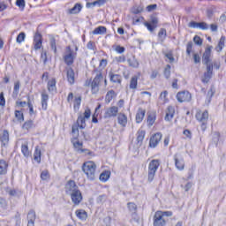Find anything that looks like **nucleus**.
I'll return each instance as SVG.
<instances>
[{
	"label": "nucleus",
	"mask_w": 226,
	"mask_h": 226,
	"mask_svg": "<svg viewBox=\"0 0 226 226\" xmlns=\"http://www.w3.org/2000/svg\"><path fill=\"white\" fill-rule=\"evenodd\" d=\"M65 192L70 195L71 200L74 206H79L82 202V192L75 181L71 180L65 185Z\"/></svg>",
	"instance_id": "f257e3e1"
},
{
	"label": "nucleus",
	"mask_w": 226,
	"mask_h": 226,
	"mask_svg": "<svg viewBox=\"0 0 226 226\" xmlns=\"http://www.w3.org/2000/svg\"><path fill=\"white\" fill-rule=\"evenodd\" d=\"M91 117V109L87 108L83 115H80L77 119V124L72 125V133L73 139H79V128L84 130L86 128V120Z\"/></svg>",
	"instance_id": "f03ea898"
},
{
	"label": "nucleus",
	"mask_w": 226,
	"mask_h": 226,
	"mask_svg": "<svg viewBox=\"0 0 226 226\" xmlns=\"http://www.w3.org/2000/svg\"><path fill=\"white\" fill-rule=\"evenodd\" d=\"M172 216L171 211H162L158 210L154 213L153 217V225L154 226H165L167 225V222H169V218Z\"/></svg>",
	"instance_id": "7ed1b4c3"
},
{
	"label": "nucleus",
	"mask_w": 226,
	"mask_h": 226,
	"mask_svg": "<svg viewBox=\"0 0 226 226\" xmlns=\"http://www.w3.org/2000/svg\"><path fill=\"white\" fill-rule=\"evenodd\" d=\"M82 170L90 181L94 180V177H96V163L94 162L88 161L83 163Z\"/></svg>",
	"instance_id": "20e7f679"
},
{
	"label": "nucleus",
	"mask_w": 226,
	"mask_h": 226,
	"mask_svg": "<svg viewBox=\"0 0 226 226\" xmlns=\"http://www.w3.org/2000/svg\"><path fill=\"white\" fill-rule=\"evenodd\" d=\"M160 167V160L154 159L149 162L148 165V181H153L154 179V176H156V170Z\"/></svg>",
	"instance_id": "39448f33"
},
{
	"label": "nucleus",
	"mask_w": 226,
	"mask_h": 226,
	"mask_svg": "<svg viewBox=\"0 0 226 226\" xmlns=\"http://www.w3.org/2000/svg\"><path fill=\"white\" fill-rule=\"evenodd\" d=\"M196 119L199 123H201L202 130H206V125L207 124V119H209V113L207 111L199 110L196 113Z\"/></svg>",
	"instance_id": "423d86ee"
},
{
	"label": "nucleus",
	"mask_w": 226,
	"mask_h": 226,
	"mask_svg": "<svg viewBox=\"0 0 226 226\" xmlns=\"http://www.w3.org/2000/svg\"><path fill=\"white\" fill-rule=\"evenodd\" d=\"M103 79L102 73L97 74L91 83V91L93 94H96L100 91V82Z\"/></svg>",
	"instance_id": "0eeeda50"
},
{
	"label": "nucleus",
	"mask_w": 226,
	"mask_h": 226,
	"mask_svg": "<svg viewBox=\"0 0 226 226\" xmlns=\"http://www.w3.org/2000/svg\"><path fill=\"white\" fill-rule=\"evenodd\" d=\"M75 57H77V53H72V48H70V46H68L66 48L65 53L64 55V63L68 65L73 64V61H74Z\"/></svg>",
	"instance_id": "6e6552de"
},
{
	"label": "nucleus",
	"mask_w": 226,
	"mask_h": 226,
	"mask_svg": "<svg viewBox=\"0 0 226 226\" xmlns=\"http://www.w3.org/2000/svg\"><path fill=\"white\" fill-rule=\"evenodd\" d=\"M177 100L180 103L192 101V94L188 91H182L177 94Z\"/></svg>",
	"instance_id": "1a4fd4ad"
},
{
	"label": "nucleus",
	"mask_w": 226,
	"mask_h": 226,
	"mask_svg": "<svg viewBox=\"0 0 226 226\" xmlns=\"http://www.w3.org/2000/svg\"><path fill=\"white\" fill-rule=\"evenodd\" d=\"M72 144L73 145V147L77 153H89V150L84 149V146L82 142L79 141L78 138H72Z\"/></svg>",
	"instance_id": "9d476101"
},
{
	"label": "nucleus",
	"mask_w": 226,
	"mask_h": 226,
	"mask_svg": "<svg viewBox=\"0 0 226 226\" xmlns=\"http://www.w3.org/2000/svg\"><path fill=\"white\" fill-rule=\"evenodd\" d=\"M175 166L177 170H185V158L181 154H177L174 157Z\"/></svg>",
	"instance_id": "9b49d317"
},
{
	"label": "nucleus",
	"mask_w": 226,
	"mask_h": 226,
	"mask_svg": "<svg viewBox=\"0 0 226 226\" xmlns=\"http://www.w3.org/2000/svg\"><path fill=\"white\" fill-rule=\"evenodd\" d=\"M145 26L150 33H153L158 27V18L152 16L149 22H145Z\"/></svg>",
	"instance_id": "f8f14e48"
},
{
	"label": "nucleus",
	"mask_w": 226,
	"mask_h": 226,
	"mask_svg": "<svg viewBox=\"0 0 226 226\" xmlns=\"http://www.w3.org/2000/svg\"><path fill=\"white\" fill-rule=\"evenodd\" d=\"M211 50H213V46H207L203 53L202 61L205 64L211 63Z\"/></svg>",
	"instance_id": "ddd939ff"
},
{
	"label": "nucleus",
	"mask_w": 226,
	"mask_h": 226,
	"mask_svg": "<svg viewBox=\"0 0 226 226\" xmlns=\"http://www.w3.org/2000/svg\"><path fill=\"white\" fill-rule=\"evenodd\" d=\"M189 27H192L193 29H202V30H206V29H209V26L207 25L206 22H195V21H192L189 23Z\"/></svg>",
	"instance_id": "4468645a"
},
{
	"label": "nucleus",
	"mask_w": 226,
	"mask_h": 226,
	"mask_svg": "<svg viewBox=\"0 0 226 226\" xmlns=\"http://www.w3.org/2000/svg\"><path fill=\"white\" fill-rule=\"evenodd\" d=\"M162 140V133L157 132L150 139L149 146L150 147H156L160 141Z\"/></svg>",
	"instance_id": "2eb2a0df"
},
{
	"label": "nucleus",
	"mask_w": 226,
	"mask_h": 226,
	"mask_svg": "<svg viewBox=\"0 0 226 226\" xmlns=\"http://www.w3.org/2000/svg\"><path fill=\"white\" fill-rule=\"evenodd\" d=\"M42 41H41V34L36 33L34 36V47L35 50H40L41 49Z\"/></svg>",
	"instance_id": "dca6fc26"
},
{
	"label": "nucleus",
	"mask_w": 226,
	"mask_h": 226,
	"mask_svg": "<svg viewBox=\"0 0 226 226\" xmlns=\"http://www.w3.org/2000/svg\"><path fill=\"white\" fill-rule=\"evenodd\" d=\"M119 109L116 106L110 107L106 110L105 117H116Z\"/></svg>",
	"instance_id": "f3484780"
},
{
	"label": "nucleus",
	"mask_w": 226,
	"mask_h": 226,
	"mask_svg": "<svg viewBox=\"0 0 226 226\" xmlns=\"http://www.w3.org/2000/svg\"><path fill=\"white\" fill-rule=\"evenodd\" d=\"M117 123L122 128H126V124H128V117L123 113L118 114Z\"/></svg>",
	"instance_id": "a211bd4d"
},
{
	"label": "nucleus",
	"mask_w": 226,
	"mask_h": 226,
	"mask_svg": "<svg viewBox=\"0 0 226 226\" xmlns=\"http://www.w3.org/2000/svg\"><path fill=\"white\" fill-rule=\"evenodd\" d=\"M0 141L4 147H5L10 142V132H8V131H4L0 134Z\"/></svg>",
	"instance_id": "6ab92c4d"
},
{
	"label": "nucleus",
	"mask_w": 226,
	"mask_h": 226,
	"mask_svg": "<svg viewBox=\"0 0 226 226\" xmlns=\"http://www.w3.org/2000/svg\"><path fill=\"white\" fill-rule=\"evenodd\" d=\"M174 114H176V109L174 107L169 106L166 111L165 121H172Z\"/></svg>",
	"instance_id": "aec40b11"
},
{
	"label": "nucleus",
	"mask_w": 226,
	"mask_h": 226,
	"mask_svg": "<svg viewBox=\"0 0 226 226\" xmlns=\"http://www.w3.org/2000/svg\"><path fill=\"white\" fill-rule=\"evenodd\" d=\"M75 215L79 220H81L82 222H85V220H87V212L84 209H78L75 211Z\"/></svg>",
	"instance_id": "412c9836"
},
{
	"label": "nucleus",
	"mask_w": 226,
	"mask_h": 226,
	"mask_svg": "<svg viewBox=\"0 0 226 226\" xmlns=\"http://www.w3.org/2000/svg\"><path fill=\"white\" fill-rule=\"evenodd\" d=\"M34 160L37 163L41 162V149H40V147H35V150L34 153Z\"/></svg>",
	"instance_id": "4be33fe9"
},
{
	"label": "nucleus",
	"mask_w": 226,
	"mask_h": 226,
	"mask_svg": "<svg viewBox=\"0 0 226 226\" xmlns=\"http://www.w3.org/2000/svg\"><path fill=\"white\" fill-rule=\"evenodd\" d=\"M8 172V162L4 160H0V175L4 176Z\"/></svg>",
	"instance_id": "5701e85b"
},
{
	"label": "nucleus",
	"mask_w": 226,
	"mask_h": 226,
	"mask_svg": "<svg viewBox=\"0 0 226 226\" xmlns=\"http://www.w3.org/2000/svg\"><path fill=\"white\" fill-rule=\"evenodd\" d=\"M82 10V5H80V4H76L73 8L69 9L67 11V13H69V15H76V13H80V11Z\"/></svg>",
	"instance_id": "b1692460"
},
{
	"label": "nucleus",
	"mask_w": 226,
	"mask_h": 226,
	"mask_svg": "<svg viewBox=\"0 0 226 226\" xmlns=\"http://www.w3.org/2000/svg\"><path fill=\"white\" fill-rule=\"evenodd\" d=\"M106 0H97L92 3H87V8H94V6H103L105 4Z\"/></svg>",
	"instance_id": "393cba45"
},
{
	"label": "nucleus",
	"mask_w": 226,
	"mask_h": 226,
	"mask_svg": "<svg viewBox=\"0 0 226 226\" xmlns=\"http://www.w3.org/2000/svg\"><path fill=\"white\" fill-rule=\"evenodd\" d=\"M67 80L69 84H75V72L73 69L67 70Z\"/></svg>",
	"instance_id": "a878e982"
},
{
	"label": "nucleus",
	"mask_w": 226,
	"mask_h": 226,
	"mask_svg": "<svg viewBox=\"0 0 226 226\" xmlns=\"http://www.w3.org/2000/svg\"><path fill=\"white\" fill-rule=\"evenodd\" d=\"M223 47H225V36H222L220 38L218 45L215 48L216 52H222V50H223Z\"/></svg>",
	"instance_id": "bb28decb"
},
{
	"label": "nucleus",
	"mask_w": 226,
	"mask_h": 226,
	"mask_svg": "<svg viewBox=\"0 0 226 226\" xmlns=\"http://www.w3.org/2000/svg\"><path fill=\"white\" fill-rule=\"evenodd\" d=\"M48 90H49L50 93L56 91V79L51 78V79L48 81Z\"/></svg>",
	"instance_id": "cd10ccee"
},
{
	"label": "nucleus",
	"mask_w": 226,
	"mask_h": 226,
	"mask_svg": "<svg viewBox=\"0 0 226 226\" xmlns=\"http://www.w3.org/2000/svg\"><path fill=\"white\" fill-rule=\"evenodd\" d=\"M109 79L111 82L115 84H121V77L118 74L109 73Z\"/></svg>",
	"instance_id": "c85d7f7f"
},
{
	"label": "nucleus",
	"mask_w": 226,
	"mask_h": 226,
	"mask_svg": "<svg viewBox=\"0 0 226 226\" xmlns=\"http://www.w3.org/2000/svg\"><path fill=\"white\" fill-rule=\"evenodd\" d=\"M19 91H20V81H16L14 82V87H13V93H12L13 98H17V96H19Z\"/></svg>",
	"instance_id": "c756f323"
},
{
	"label": "nucleus",
	"mask_w": 226,
	"mask_h": 226,
	"mask_svg": "<svg viewBox=\"0 0 226 226\" xmlns=\"http://www.w3.org/2000/svg\"><path fill=\"white\" fill-rule=\"evenodd\" d=\"M168 95H169V92L167 91H163L162 93H161L159 97V102L162 104L167 103V102H169V98H167Z\"/></svg>",
	"instance_id": "7c9ffc66"
},
{
	"label": "nucleus",
	"mask_w": 226,
	"mask_h": 226,
	"mask_svg": "<svg viewBox=\"0 0 226 226\" xmlns=\"http://www.w3.org/2000/svg\"><path fill=\"white\" fill-rule=\"evenodd\" d=\"M107 33V27L105 26H98L93 32L92 34H105Z\"/></svg>",
	"instance_id": "2f4dec72"
},
{
	"label": "nucleus",
	"mask_w": 226,
	"mask_h": 226,
	"mask_svg": "<svg viewBox=\"0 0 226 226\" xmlns=\"http://www.w3.org/2000/svg\"><path fill=\"white\" fill-rule=\"evenodd\" d=\"M47 102H49V94L46 93L41 94V105L43 110H47Z\"/></svg>",
	"instance_id": "473e14b6"
},
{
	"label": "nucleus",
	"mask_w": 226,
	"mask_h": 226,
	"mask_svg": "<svg viewBox=\"0 0 226 226\" xmlns=\"http://www.w3.org/2000/svg\"><path fill=\"white\" fill-rule=\"evenodd\" d=\"M144 137H146V132L142 130L138 131L137 132V140L138 144H142V140H144Z\"/></svg>",
	"instance_id": "72a5a7b5"
},
{
	"label": "nucleus",
	"mask_w": 226,
	"mask_h": 226,
	"mask_svg": "<svg viewBox=\"0 0 226 226\" xmlns=\"http://www.w3.org/2000/svg\"><path fill=\"white\" fill-rule=\"evenodd\" d=\"M144 116H146V112L142 109L139 110L136 114V123H142Z\"/></svg>",
	"instance_id": "f704fd0d"
},
{
	"label": "nucleus",
	"mask_w": 226,
	"mask_h": 226,
	"mask_svg": "<svg viewBox=\"0 0 226 226\" xmlns=\"http://www.w3.org/2000/svg\"><path fill=\"white\" fill-rule=\"evenodd\" d=\"M109 177H110V171H104L100 175V181L106 183V181H109Z\"/></svg>",
	"instance_id": "c9c22d12"
},
{
	"label": "nucleus",
	"mask_w": 226,
	"mask_h": 226,
	"mask_svg": "<svg viewBox=\"0 0 226 226\" xmlns=\"http://www.w3.org/2000/svg\"><path fill=\"white\" fill-rule=\"evenodd\" d=\"M114 98H116V93L114 92V90L109 91L106 94V102L108 103H110V102H112V99Z\"/></svg>",
	"instance_id": "e433bc0d"
},
{
	"label": "nucleus",
	"mask_w": 226,
	"mask_h": 226,
	"mask_svg": "<svg viewBox=\"0 0 226 226\" xmlns=\"http://www.w3.org/2000/svg\"><path fill=\"white\" fill-rule=\"evenodd\" d=\"M155 121H156V115L154 113L149 114L147 118L148 126H153Z\"/></svg>",
	"instance_id": "4c0bfd02"
},
{
	"label": "nucleus",
	"mask_w": 226,
	"mask_h": 226,
	"mask_svg": "<svg viewBox=\"0 0 226 226\" xmlns=\"http://www.w3.org/2000/svg\"><path fill=\"white\" fill-rule=\"evenodd\" d=\"M128 63L132 68H139V61L134 56L129 58Z\"/></svg>",
	"instance_id": "58836bf2"
},
{
	"label": "nucleus",
	"mask_w": 226,
	"mask_h": 226,
	"mask_svg": "<svg viewBox=\"0 0 226 226\" xmlns=\"http://www.w3.org/2000/svg\"><path fill=\"white\" fill-rule=\"evenodd\" d=\"M158 37L161 40V41H163V40L167 38V30L165 28H161L158 33Z\"/></svg>",
	"instance_id": "ea45409f"
},
{
	"label": "nucleus",
	"mask_w": 226,
	"mask_h": 226,
	"mask_svg": "<svg viewBox=\"0 0 226 226\" xmlns=\"http://www.w3.org/2000/svg\"><path fill=\"white\" fill-rule=\"evenodd\" d=\"M21 153H23L24 156H26V158L29 156V154H31V153L29 152V147H27V144H23L21 146Z\"/></svg>",
	"instance_id": "a19ab883"
},
{
	"label": "nucleus",
	"mask_w": 226,
	"mask_h": 226,
	"mask_svg": "<svg viewBox=\"0 0 226 226\" xmlns=\"http://www.w3.org/2000/svg\"><path fill=\"white\" fill-rule=\"evenodd\" d=\"M137 76H134L131 79V82H130V88L131 89H137Z\"/></svg>",
	"instance_id": "79ce46f5"
},
{
	"label": "nucleus",
	"mask_w": 226,
	"mask_h": 226,
	"mask_svg": "<svg viewBox=\"0 0 226 226\" xmlns=\"http://www.w3.org/2000/svg\"><path fill=\"white\" fill-rule=\"evenodd\" d=\"M26 40V34L24 32H21L16 39L17 43H22Z\"/></svg>",
	"instance_id": "37998d69"
},
{
	"label": "nucleus",
	"mask_w": 226,
	"mask_h": 226,
	"mask_svg": "<svg viewBox=\"0 0 226 226\" xmlns=\"http://www.w3.org/2000/svg\"><path fill=\"white\" fill-rule=\"evenodd\" d=\"M15 117H17L18 121H20L22 123V121H24V113H22V111L20 110H16Z\"/></svg>",
	"instance_id": "c03bdc74"
},
{
	"label": "nucleus",
	"mask_w": 226,
	"mask_h": 226,
	"mask_svg": "<svg viewBox=\"0 0 226 226\" xmlns=\"http://www.w3.org/2000/svg\"><path fill=\"white\" fill-rule=\"evenodd\" d=\"M192 186H193V184H192V182H186L185 184H182L181 187L183 188V190H185V192H188Z\"/></svg>",
	"instance_id": "a18cd8bd"
},
{
	"label": "nucleus",
	"mask_w": 226,
	"mask_h": 226,
	"mask_svg": "<svg viewBox=\"0 0 226 226\" xmlns=\"http://www.w3.org/2000/svg\"><path fill=\"white\" fill-rule=\"evenodd\" d=\"M28 222H32L33 223H34V221L36 220V214L34 211H31L28 215Z\"/></svg>",
	"instance_id": "49530a36"
},
{
	"label": "nucleus",
	"mask_w": 226,
	"mask_h": 226,
	"mask_svg": "<svg viewBox=\"0 0 226 226\" xmlns=\"http://www.w3.org/2000/svg\"><path fill=\"white\" fill-rule=\"evenodd\" d=\"M80 102H82V99L80 97H77L74 101V110H79L80 108Z\"/></svg>",
	"instance_id": "de8ad7c7"
},
{
	"label": "nucleus",
	"mask_w": 226,
	"mask_h": 226,
	"mask_svg": "<svg viewBox=\"0 0 226 226\" xmlns=\"http://www.w3.org/2000/svg\"><path fill=\"white\" fill-rule=\"evenodd\" d=\"M33 126H34L33 121H27L23 124L22 128L23 130H31Z\"/></svg>",
	"instance_id": "09e8293b"
},
{
	"label": "nucleus",
	"mask_w": 226,
	"mask_h": 226,
	"mask_svg": "<svg viewBox=\"0 0 226 226\" xmlns=\"http://www.w3.org/2000/svg\"><path fill=\"white\" fill-rule=\"evenodd\" d=\"M128 209L129 211H131L132 213H135L137 211V205L135 203H128Z\"/></svg>",
	"instance_id": "8fccbe9b"
},
{
	"label": "nucleus",
	"mask_w": 226,
	"mask_h": 226,
	"mask_svg": "<svg viewBox=\"0 0 226 226\" xmlns=\"http://www.w3.org/2000/svg\"><path fill=\"white\" fill-rule=\"evenodd\" d=\"M49 177H50V175L49 174V170H44L41 172V178L43 181H47V179H49Z\"/></svg>",
	"instance_id": "3c124183"
},
{
	"label": "nucleus",
	"mask_w": 226,
	"mask_h": 226,
	"mask_svg": "<svg viewBox=\"0 0 226 226\" xmlns=\"http://www.w3.org/2000/svg\"><path fill=\"white\" fill-rule=\"evenodd\" d=\"M211 79V74L208 72H206L203 76V78L201 79V81L204 84H207V82H209V79Z\"/></svg>",
	"instance_id": "603ef678"
},
{
	"label": "nucleus",
	"mask_w": 226,
	"mask_h": 226,
	"mask_svg": "<svg viewBox=\"0 0 226 226\" xmlns=\"http://www.w3.org/2000/svg\"><path fill=\"white\" fill-rule=\"evenodd\" d=\"M113 49L117 52V54H123V52H124V47H121L119 45L113 46Z\"/></svg>",
	"instance_id": "864d4df0"
},
{
	"label": "nucleus",
	"mask_w": 226,
	"mask_h": 226,
	"mask_svg": "<svg viewBox=\"0 0 226 226\" xmlns=\"http://www.w3.org/2000/svg\"><path fill=\"white\" fill-rule=\"evenodd\" d=\"M214 94H215V91H213V89L208 90V92L207 94V103H210L211 98H213Z\"/></svg>",
	"instance_id": "5fc2aeb1"
},
{
	"label": "nucleus",
	"mask_w": 226,
	"mask_h": 226,
	"mask_svg": "<svg viewBox=\"0 0 226 226\" xmlns=\"http://www.w3.org/2000/svg\"><path fill=\"white\" fill-rule=\"evenodd\" d=\"M6 105V99H4V93L0 94V106L4 107Z\"/></svg>",
	"instance_id": "6e6d98bb"
},
{
	"label": "nucleus",
	"mask_w": 226,
	"mask_h": 226,
	"mask_svg": "<svg viewBox=\"0 0 226 226\" xmlns=\"http://www.w3.org/2000/svg\"><path fill=\"white\" fill-rule=\"evenodd\" d=\"M165 57H167L169 63H174V55L171 52L166 53Z\"/></svg>",
	"instance_id": "4d7b16f0"
},
{
	"label": "nucleus",
	"mask_w": 226,
	"mask_h": 226,
	"mask_svg": "<svg viewBox=\"0 0 226 226\" xmlns=\"http://www.w3.org/2000/svg\"><path fill=\"white\" fill-rule=\"evenodd\" d=\"M193 41L196 45H202V39L199 35L194 36Z\"/></svg>",
	"instance_id": "13d9d810"
},
{
	"label": "nucleus",
	"mask_w": 226,
	"mask_h": 226,
	"mask_svg": "<svg viewBox=\"0 0 226 226\" xmlns=\"http://www.w3.org/2000/svg\"><path fill=\"white\" fill-rule=\"evenodd\" d=\"M164 75L166 79H169L170 77V65H167L164 71Z\"/></svg>",
	"instance_id": "bf43d9fd"
},
{
	"label": "nucleus",
	"mask_w": 226,
	"mask_h": 226,
	"mask_svg": "<svg viewBox=\"0 0 226 226\" xmlns=\"http://www.w3.org/2000/svg\"><path fill=\"white\" fill-rule=\"evenodd\" d=\"M16 4L19 6V8L24 9L26 6V2L24 0H17Z\"/></svg>",
	"instance_id": "052dcab7"
},
{
	"label": "nucleus",
	"mask_w": 226,
	"mask_h": 226,
	"mask_svg": "<svg viewBox=\"0 0 226 226\" xmlns=\"http://www.w3.org/2000/svg\"><path fill=\"white\" fill-rule=\"evenodd\" d=\"M207 73H210V75H213V64L207 63Z\"/></svg>",
	"instance_id": "680f3d73"
},
{
	"label": "nucleus",
	"mask_w": 226,
	"mask_h": 226,
	"mask_svg": "<svg viewBox=\"0 0 226 226\" xmlns=\"http://www.w3.org/2000/svg\"><path fill=\"white\" fill-rule=\"evenodd\" d=\"M192 42H188L187 43V47H186V54L188 56H190V54H192Z\"/></svg>",
	"instance_id": "e2e57ef3"
},
{
	"label": "nucleus",
	"mask_w": 226,
	"mask_h": 226,
	"mask_svg": "<svg viewBox=\"0 0 226 226\" xmlns=\"http://www.w3.org/2000/svg\"><path fill=\"white\" fill-rule=\"evenodd\" d=\"M50 45H51L52 50H54V52H56L57 48L56 47V40L55 39L50 40Z\"/></svg>",
	"instance_id": "0e129e2a"
},
{
	"label": "nucleus",
	"mask_w": 226,
	"mask_h": 226,
	"mask_svg": "<svg viewBox=\"0 0 226 226\" xmlns=\"http://www.w3.org/2000/svg\"><path fill=\"white\" fill-rule=\"evenodd\" d=\"M193 59H194L195 64L200 63V56H199V54L195 53L193 55Z\"/></svg>",
	"instance_id": "69168bd1"
},
{
	"label": "nucleus",
	"mask_w": 226,
	"mask_h": 226,
	"mask_svg": "<svg viewBox=\"0 0 226 226\" xmlns=\"http://www.w3.org/2000/svg\"><path fill=\"white\" fill-rule=\"evenodd\" d=\"M184 135H185L187 139H192V132H190L189 130H185Z\"/></svg>",
	"instance_id": "338daca9"
},
{
	"label": "nucleus",
	"mask_w": 226,
	"mask_h": 226,
	"mask_svg": "<svg viewBox=\"0 0 226 226\" xmlns=\"http://www.w3.org/2000/svg\"><path fill=\"white\" fill-rule=\"evenodd\" d=\"M147 11H153V10H156V4H151L147 7Z\"/></svg>",
	"instance_id": "774afa93"
}]
</instances>
